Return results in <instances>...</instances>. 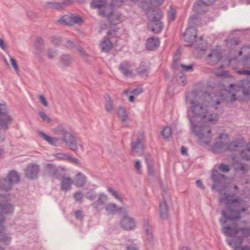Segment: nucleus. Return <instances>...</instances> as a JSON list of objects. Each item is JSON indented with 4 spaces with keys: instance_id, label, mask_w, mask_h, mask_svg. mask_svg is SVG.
<instances>
[{
    "instance_id": "obj_1",
    "label": "nucleus",
    "mask_w": 250,
    "mask_h": 250,
    "mask_svg": "<svg viewBox=\"0 0 250 250\" xmlns=\"http://www.w3.org/2000/svg\"><path fill=\"white\" fill-rule=\"evenodd\" d=\"M240 90L244 96H250V82L244 80L236 84H230L229 89L224 90L223 94L220 95L219 97H214L207 92L201 93L197 90L186 96V103L190 105L188 109V118L192 132L198 137L199 144L208 145L212 139V135L209 125L195 124L197 119L204 122L215 124L218 120V115L210 112V107L217 109L216 106L223 100L230 102L236 101V92Z\"/></svg>"
},
{
    "instance_id": "obj_2",
    "label": "nucleus",
    "mask_w": 250,
    "mask_h": 250,
    "mask_svg": "<svg viewBox=\"0 0 250 250\" xmlns=\"http://www.w3.org/2000/svg\"><path fill=\"white\" fill-rule=\"evenodd\" d=\"M219 203H224L226 206V208L221 211L222 217L219 220L222 226V231L226 236H235L239 232L238 227L235 225H224L229 220L237 222L240 220L241 214L248 210L249 206L240 197H236L234 195L227 193H225L220 198Z\"/></svg>"
},
{
    "instance_id": "obj_3",
    "label": "nucleus",
    "mask_w": 250,
    "mask_h": 250,
    "mask_svg": "<svg viewBox=\"0 0 250 250\" xmlns=\"http://www.w3.org/2000/svg\"><path fill=\"white\" fill-rule=\"evenodd\" d=\"M146 15L150 21L147 25V29L154 34L160 33L164 27V25L160 21L163 16L162 11L159 10H153L148 11Z\"/></svg>"
},
{
    "instance_id": "obj_4",
    "label": "nucleus",
    "mask_w": 250,
    "mask_h": 250,
    "mask_svg": "<svg viewBox=\"0 0 250 250\" xmlns=\"http://www.w3.org/2000/svg\"><path fill=\"white\" fill-rule=\"evenodd\" d=\"M20 177L18 173L13 170L9 172L6 178L0 179V189L4 191L11 190L13 186L19 182Z\"/></svg>"
},
{
    "instance_id": "obj_5",
    "label": "nucleus",
    "mask_w": 250,
    "mask_h": 250,
    "mask_svg": "<svg viewBox=\"0 0 250 250\" xmlns=\"http://www.w3.org/2000/svg\"><path fill=\"white\" fill-rule=\"evenodd\" d=\"M211 179L214 183L211 187L212 190L216 189L217 191L221 192L226 189V178L224 175L221 174L217 170H213Z\"/></svg>"
},
{
    "instance_id": "obj_6",
    "label": "nucleus",
    "mask_w": 250,
    "mask_h": 250,
    "mask_svg": "<svg viewBox=\"0 0 250 250\" xmlns=\"http://www.w3.org/2000/svg\"><path fill=\"white\" fill-rule=\"evenodd\" d=\"M45 42L41 37L36 38L33 44V54L39 61L42 60L44 56Z\"/></svg>"
},
{
    "instance_id": "obj_7",
    "label": "nucleus",
    "mask_w": 250,
    "mask_h": 250,
    "mask_svg": "<svg viewBox=\"0 0 250 250\" xmlns=\"http://www.w3.org/2000/svg\"><path fill=\"white\" fill-rule=\"evenodd\" d=\"M143 135L138 134L136 138L132 140L131 142V154L133 155L141 156L144 151V146L142 143Z\"/></svg>"
},
{
    "instance_id": "obj_8",
    "label": "nucleus",
    "mask_w": 250,
    "mask_h": 250,
    "mask_svg": "<svg viewBox=\"0 0 250 250\" xmlns=\"http://www.w3.org/2000/svg\"><path fill=\"white\" fill-rule=\"evenodd\" d=\"M13 208L6 197L0 194V223L4 220V214L12 213Z\"/></svg>"
},
{
    "instance_id": "obj_9",
    "label": "nucleus",
    "mask_w": 250,
    "mask_h": 250,
    "mask_svg": "<svg viewBox=\"0 0 250 250\" xmlns=\"http://www.w3.org/2000/svg\"><path fill=\"white\" fill-rule=\"evenodd\" d=\"M228 136L227 134H223L218 137L220 140L219 142H216L212 146V150L215 154H217L224 152L226 150V146Z\"/></svg>"
},
{
    "instance_id": "obj_10",
    "label": "nucleus",
    "mask_w": 250,
    "mask_h": 250,
    "mask_svg": "<svg viewBox=\"0 0 250 250\" xmlns=\"http://www.w3.org/2000/svg\"><path fill=\"white\" fill-rule=\"evenodd\" d=\"M107 200L108 197L105 194L100 193L97 199L91 204V206L95 211L99 212L104 208L105 203Z\"/></svg>"
},
{
    "instance_id": "obj_11",
    "label": "nucleus",
    "mask_w": 250,
    "mask_h": 250,
    "mask_svg": "<svg viewBox=\"0 0 250 250\" xmlns=\"http://www.w3.org/2000/svg\"><path fill=\"white\" fill-rule=\"evenodd\" d=\"M163 191L165 195H164V200L160 202L159 211L161 217L163 219H166L167 218L168 212V208L166 204V201H168L170 197L169 196L167 195V190L165 188L163 189Z\"/></svg>"
},
{
    "instance_id": "obj_12",
    "label": "nucleus",
    "mask_w": 250,
    "mask_h": 250,
    "mask_svg": "<svg viewBox=\"0 0 250 250\" xmlns=\"http://www.w3.org/2000/svg\"><path fill=\"white\" fill-rule=\"evenodd\" d=\"M39 171V167L36 164H29L24 169L25 175L29 179H34L37 178Z\"/></svg>"
},
{
    "instance_id": "obj_13",
    "label": "nucleus",
    "mask_w": 250,
    "mask_h": 250,
    "mask_svg": "<svg viewBox=\"0 0 250 250\" xmlns=\"http://www.w3.org/2000/svg\"><path fill=\"white\" fill-rule=\"evenodd\" d=\"M214 1L215 0H197L193 5V10L197 13L203 14L205 12L203 6L211 5Z\"/></svg>"
},
{
    "instance_id": "obj_14",
    "label": "nucleus",
    "mask_w": 250,
    "mask_h": 250,
    "mask_svg": "<svg viewBox=\"0 0 250 250\" xmlns=\"http://www.w3.org/2000/svg\"><path fill=\"white\" fill-rule=\"evenodd\" d=\"M183 36L185 42L188 43L187 45H190L197 37L196 30L194 27H188Z\"/></svg>"
},
{
    "instance_id": "obj_15",
    "label": "nucleus",
    "mask_w": 250,
    "mask_h": 250,
    "mask_svg": "<svg viewBox=\"0 0 250 250\" xmlns=\"http://www.w3.org/2000/svg\"><path fill=\"white\" fill-rule=\"evenodd\" d=\"M63 141L69 148L74 151L78 149L77 143L74 136L71 133L68 132L62 138Z\"/></svg>"
},
{
    "instance_id": "obj_16",
    "label": "nucleus",
    "mask_w": 250,
    "mask_h": 250,
    "mask_svg": "<svg viewBox=\"0 0 250 250\" xmlns=\"http://www.w3.org/2000/svg\"><path fill=\"white\" fill-rule=\"evenodd\" d=\"M222 57V53L218 49L213 50L207 56L208 62L211 65H214L221 60Z\"/></svg>"
},
{
    "instance_id": "obj_17",
    "label": "nucleus",
    "mask_w": 250,
    "mask_h": 250,
    "mask_svg": "<svg viewBox=\"0 0 250 250\" xmlns=\"http://www.w3.org/2000/svg\"><path fill=\"white\" fill-rule=\"evenodd\" d=\"M12 118L8 113L6 105L0 104V121L2 123H11Z\"/></svg>"
},
{
    "instance_id": "obj_18",
    "label": "nucleus",
    "mask_w": 250,
    "mask_h": 250,
    "mask_svg": "<svg viewBox=\"0 0 250 250\" xmlns=\"http://www.w3.org/2000/svg\"><path fill=\"white\" fill-rule=\"evenodd\" d=\"M38 134L40 137L51 146H57L60 145L61 140L59 138L49 136L42 131H38Z\"/></svg>"
},
{
    "instance_id": "obj_19",
    "label": "nucleus",
    "mask_w": 250,
    "mask_h": 250,
    "mask_svg": "<svg viewBox=\"0 0 250 250\" xmlns=\"http://www.w3.org/2000/svg\"><path fill=\"white\" fill-rule=\"evenodd\" d=\"M121 227L125 230H132L135 227L134 220L130 217L125 216L120 222Z\"/></svg>"
},
{
    "instance_id": "obj_20",
    "label": "nucleus",
    "mask_w": 250,
    "mask_h": 250,
    "mask_svg": "<svg viewBox=\"0 0 250 250\" xmlns=\"http://www.w3.org/2000/svg\"><path fill=\"white\" fill-rule=\"evenodd\" d=\"M45 172L50 176L56 178L57 179L60 178V176L58 173L59 169L56 166L52 164H46L44 167Z\"/></svg>"
},
{
    "instance_id": "obj_21",
    "label": "nucleus",
    "mask_w": 250,
    "mask_h": 250,
    "mask_svg": "<svg viewBox=\"0 0 250 250\" xmlns=\"http://www.w3.org/2000/svg\"><path fill=\"white\" fill-rule=\"evenodd\" d=\"M130 67L131 64L128 62H125L120 64L119 68L125 77H132L133 74L130 70Z\"/></svg>"
},
{
    "instance_id": "obj_22",
    "label": "nucleus",
    "mask_w": 250,
    "mask_h": 250,
    "mask_svg": "<svg viewBox=\"0 0 250 250\" xmlns=\"http://www.w3.org/2000/svg\"><path fill=\"white\" fill-rule=\"evenodd\" d=\"M73 181L70 177H62L61 182V189L62 191L70 190Z\"/></svg>"
},
{
    "instance_id": "obj_23",
    "label": "nucleus",
    "mask_w": 250,
    "mask_h": 250,
    "mask_svg": "<svg viewBox=\"0 0 250 250\" xmlns=\"http://www.w3.org/2000/svg\"><path fill=\"white\" fill-rule=\"evenodd\" d=\"M102 51L104 52H108L111 49L113 44L109 38L104 37L100 43Z\"/></svg>"
},
{
    "instance_id": "obj_24",
    "label": "nucleus",
    "mask_w": 250,
    "mask_h": 250,
    "mask_svg": "<svg viewBox=\"0 0 250 250\" xmlns=\"http://www.w3.org/2000/svg\"><path fill=\"white\" fill-rule=\"evenodd\" d=\"M159 40L156 37L148 38L146 42V47L148 50H152L156 49L159 45Z\"/></svg>"
},
{
    "instance_id": "obj_25",
    "label": "nucleus",
    "mask_w": 250,
    "mask_h": 250,
    "mask_svg": "<svg viewBox=\"0 0 250 250\" xmlns=\"http://www.w3.org/2000/svg\"><path fill=\"white\" fill-rule=\"evenodd\" d=\"M233 167L236 172H240L242 173H246L249 169V167L248 165L237 161L234 162Z\"/></svg>"
},
{
    "instance_id": "obj_26",
    "label": "nucleus",
    "mask_w": 250,
    "mask_h": 250,
    "mask_svg": "<svg viewBox=\"0 0 250 250\" xmlns=\"http://www.w3.org/2000/svg\"><path fill=\"white\" fill-rule=\"evenodd\" d=\"M104 208L110 214H114L117 212H120L123 209L122 208H118L115 204L112 203L106 205Z\"/></svg>"
},
{
    "instance_id": "obj_27",
    "label": "nucleus",
    "mask_w": 250,
    "mask_h": 250,
    "mask_svg": "<svg viewBox=\"0 0 250 250\" xmlns=\"http://www.w3.org/2000/svg\"><path fill=\"white\" fill-rule=\"evenodd\" d=\"M86 182V177L85 175L79 172L75 179V186L78 188L83 187Z\"/></svg>"
},
{
    "instance_id": "obj_28",
    "label": "nucleus",
    "mask_w": 250,
    "mask_h": 250,
    "mask_svg": "<svg viewBox=\"0 0 250 250\" xmlns=\"http://www.w3.org/2000/svg\"><path fill=\"white\" fill-rule=\"evenodd\" d=\"M228 244L231 247L233 248L234 250L238 247H243L241 244L242 243V238L240 237H234L232 238L227 239Z\"/></svg>"
},
{
    "instance_id": "obj_29",
    "label": "nucleus",
    "mask_w": 250,
    "mask_h": 250,
    "mask_svg": "<svg viewBox=\"0 0 250 250\" xmlns=\"http://www.w3.org/2000/svg\"><path fill=\"white\" fill-rule=\"evenodd\" d=\"M72 62V59L68 55L62 54L60 58L59 63L62 67L69 66Z\"/></svg>"
},
{
    "instance_id": "obj_30",
    "label": "nucleus",
    "mask_w": 250,
    "mask_h": 250,
    "mask_svg": "<svg viewBox=\"0 0 250 250\" xmlns=\"http://www.w3.org/2000/svg\"><path fill=\"white\" fill-rule=\"evenodd\" d=\"M144 229L146 233V240L147 244L152 245L153 244L154 238L152 232L149 229V227L148 226L147 223L144 225Z\"/></svg>"
},
{
    "instance_id": "obj_31",
    "label": "nucleus",
    "mask_w": 250,
    "mask_h": 250,
    "mask_svg": "<svg viewBox=\"0 0 250 250\" xmlns=\"http://www.w3.org/2000/svg\"><path fill=\"white\" fill-rule=\"evenodd\" d=\"M52 132L57 135H62V138L68 131H66L62 125H59L57 127L52 129Z\"/></svg>"
},
{
    "instance_id": "obj_32",
    "label": "nucleus",
    "mask_w": 250,
    "mask_h": 250,
    "mask_svg": "<svg viewBox=\"0 0 250 250\" xmlns=\"http://www.w3.org/2000/svg\"><path fill=\"white\" fill-rule=\"evenodd\" d=\"M105 5V0H93L91 2V6L93 8H101Z\"/></svg>"
},
{
    "instance_id": "obj_33",
    "label": "nucleus",
    "mask_w": 250,
    "mask_h": 250,
    "mask_svg": "<svg viewBox=\"0 0 250 250\" xmlns=\"http://www.w3.org/2000/svg\"><path fill=\"white\" fill-rule=\"evenodd\" d=\"M11 240V237L7 236L5 233L0 231V242L3 243L4 245H8L9 244ZM0 250H4V249L0 247Z\"/></svg>"
},
{
    "instance_id": "obj_34",
    "label": "nucleus",
    "mask_w": 250,
    "mask_h": 250,
    "mask_svg": "<svg viewBox=\"0 0 250 250\" xmlns=\"http://www.w3.org/2000/svg\"><path fill=\"white\" fill-rule=\"evenodd\" d=\"M148 68L146 66L141 65L137 69V73L142 77L148 76Z\"/></svg>"
},
{
    "instance_id": "obj_35",
    "label": "nucleus",
    "mask_w": 250,
    "mask_h": 250,
    "mask_svg": "<svg viewBox=\"0 0 250 250\" xmlns=\"http://www.w3.org/2000/svg\"><path fill=\"white\" fill-rule=\"evenodd\" d=\"M71 15H64L58 20V22L65 25L71 26Z\"/></svg>"
},
{
    "instance_id": "obj_36",
    "label": "nucleus",
    "mask_w": 250,
    "mask_h": 250,
    "mask_svg": "<svg viewBox=\"0 0 250 250\" xmlns=\"http://www.w3.org/2000/svg\"><path fill=\"white\" fill-rule=\"evenodd\" d=\"M105 99L106 100L105 104V109L107 112H110L113 109V102L108 95L105 97Z\"/></svg>"
},
{
    "instance_id": "obj_37",
    "label": "nucleus",
    "mask_w": 250,
    "mask_h": 250,
    "mask_svg": "<svg viewBox=\"0 0 250 250\" xmlns=\"http://www.w3.org/2000/svg\"><path fill=\"white\" fill-rule=\"evenodd\" d=\"M241 157L246 160H250V145H247L246 149L241 152Z\"/></svg>"
},
{
    "instance_id": "obj_38",
    "label": "nucleus",
    "mask_w": 250,
    "mask_h": 250,
    "mask_svg": "<svg viewBox=\"0 0 250 250\" xmlns=\"http://www.w3.org/2000/svg\"><path fill=\"white\" fill-rule=\"evenodd\" d=\"M171 129L169 127L167 126L163 128L161 134L164 139H168L171 135Z\"/></svg>"
},
{
    "instance_id": "obj_39",
    "label": "nucleus",
    "mask_w": 250,
    "mask_h": 250,
    "mask_svg": "<svg viewBox=\"0 0 250 250\" xmlns=\"http://www.w3.org/2000/svg\"><path fill=\"white\" fill-rule=\"evenodd\" d=\"M118 116L122 122H125L126 120L127 115L124 108L122 107L119 108L118 110Z\"/></svg>"
},
{
    "instance_id": "obj_40",
    "label": "nucleus",
    "mask_w": 250,
    "mask_h": 250,
    "mask_svg": "<svg viewBox=\"0 0 250 250\" xmlns=\"http://www.w3.org/2000/svg\"><path fill=\"white\" fill-rule=\"evenodd\" d=\"M241 62L244 67L250 68V54L245 56Z\"/></svg>"
},
{
    "instance_id": "obj_41",
    "label": "nucleus",
    "mask_w": 250,
    "mask_h": 250,
    "mask_svg": "<svg viewBox=\"0 0 250 250\" xmlns=\"http://www.w3.org/2000/svg\"><path fill=\"white\" fill-rule=\"evenodd\" d=\"M83 193L80 191H77L73 194V198L75 201L81 204L83 203Z\"/></svg>"
},
{
    "instance_id": "obj_42",
    "label": "nucleus",
    "mask_w": 250,
    "mask_h": 250,
    "mask_svg": "<svg viewBox=\"0 0 250 250\" xmlns=\"http://www.w3.org/2000/svg\"><path fill=\"white\" fill-rule=\"evenodd\" d=\"M71 19L72 21L71 26L75 24H81L83 22L82 18L78 16L71 14Z\"/></svg>"
},
{
    "instance_id": "obj_43",
    "label": "nucleus",
    "mask_w": 250,
    "mask_h": 250,
    "mask_svg": "<svg viewBox=\"0 0 250 250\" xmlns=\"http://www.w3.org/2000/svg\"><path fill=\"white\" fill-rule=\"evenodd\" d=\"M239 232L240 231L243 236L248 237L250 236V228H238Z\"/></svg>"
},
{
    "instance_id": "obj_44",
    "label": "nucleus",
    "mask_w": 250,
    "mask_h": 250,
    "mask_svg": "<svg viewBox=\"0 0 250 250\" xmlns=\"http://www.w3.org/2000/svg\"><path fill=\"white\" fill-rule=\"evenodd\" d=\"M177 80L178 83L182 85H185L187 83L186 78L182 72H180L179 76H177Z\"/></svg>"
},
{
    "instance_id": "obj_45",
    "label": "nucleus",
    "mask_w": 250,
    "mask_h": 250,
    "mask_svg": "<svg viewBox=\"0 0 250 250\" xmlns=\"http://www.w3.org/2000/svg\"><path fill=\"white\" fill-rule=\"evenodd\" d=\"M238 147V144L235 142H231L229 144L227 145L226 146V150H228L229 151H235L237 149Z\"/></svg>"
},
{
    "instance_id": "obj_46",
    "label": "nucleus",
    "mask_w": 250,
    "mask_h": 250,
    "mask_svg": "<svg viewBox=\"0 0 250 250\" xmlns=\"http://www.w3.org/2000/svg\"><path fill=\"white\" fill-rule=\"evenodd\" d=\"M47 56L49 59H53L57 55V51L51 48L47 50Z\"/></svg>"
},
{
    "instance_id": "obj_47",
    "label": "nucleus",
    "mask_w": 250,
    "mask_h": 250,
    "mask_svg": "<svg viewBox=\"0 0 250 250\" xmlns=\"http://www.w3.org/2000/svg\"><path fill=\"white\" fill-rule=\"evenodd\" d=\"M218 169L223 172H228L230 170V167L229 165L221 164L218 167Z\"/></svg>"
},
{
    "instance_id": "obj_48",
    "label": "nucleus",
    "mask_w": 250,
    "mask_h": 250,
    "mask_svg": "<svg viewBox=\"0 0 250 250\" xmlns=\"http://www.w3.org/2000/svg\"><path fill=\"white\" fill-rule=\"evenodd\" d=\"M39 115L42 119L43 122H46L47 123H50L51 122V119L49 118L47 115L43 111H40Z\"/></svg>"
},
{
    "instance_id": "obj_49",
    "label": "nucleus",
    "mask_w": 250,
    "mask_h": 250,
    "mask_svg": "<svg viewBox=\"0 0 250 250\" xmlns=\"http://www.w3.org/2000/svg\"><path fill=\"white\" fill-rule=\"evenodd\" d=\"M10 61L14 69L17 73H18L19 71V67L16 60L14 58L10 56Z\"/></svg>"
},
{
    "instance_id": "obj_50",
    "label": "nucleus",
    "mask_w": 250,
    "mask_h": 250,
    "mask_svg": "<svg viewBox=\"0 0 250 250\" xmlns=\"http://www.w3.org/2000/svg\"><path fill=\"white\" fill-rule=\"evenodd\" d=\"M176 12V10L174 8L171 7H170L168 16L171 21H173L175 20Z\"/></svg>"
},
{
    "instance_id": "obj_51",
    "label": "nucleus",
    "mask_w": 250,
    "mask_h": 250,
    "mask_svg": "<svg viewBox=\"0 0 250 250\" xmlns=\"http://www.w3.org/2000/svg\"><path fill=\"white\" fill-rule=\"evenodd\" d=\"M118 28L115 26H113L110 30L107 32V36L113 37L116 35V32L118 30Z\"/></svg>"
},
{
    "instance_id": "obj_52",
    "label": "nucleus",
    "mask_w": 250,
    "mask_h": 250,
    "mask_svg": "<svg viewBox=\"0 0 250 250\" xmlns=\"http://www.w3.org/2000/svg\"><path fill=\"white\" fill-rule=\"evenodd\" d=\"M97 197V196L96 194L91 191L88 192L86 195V198L90 201L94 200Z\"/></svg>"
},
{
    "instance_id": "obj_53",
    "label": "nucleus",
    "mask_w": 250,
    "mask_h": 250,
    "mask_svg": "<svg viewBox=\"0 0 250 250\" xmlns=\"http://www.w3.org/2000/svg\"><path fill=\"white\" fill-rule=\"evenodd\" d=\"M181 67L182 68V69L186 71H189L191 72L193 71V64H189L188 65H184V64H181Z\"/></svg>"
},
{
    "instance_id": "obj_54",
    "label": "nucleus",
    "mask_w": 250,
    "mask_h": 250,
    "mask_svg": "<svg viewBox=\"0 0 250 250\" xmlns=\"http://www.w3.org/2000/svg\"><path fill=\"white\" fill-rule=\"evenodd\" d=\"M75 218L78 220H81L83 217V212L81 210H77L74 212Z\"/></svg>"
},
{
    "instance_id": "obj_55",
    "label": "nucleus",
    "mask_w": 250,
    "mask_h": 250,
    "mask_svg": "<svg viewBox=\"0 0 250 250\" xmlns=\"http://www.w3.org/2000/svg\"><path fill=\"white\" fill-rule=\"evenodd\" d=\"M147 171L149 175L150 176H154L155 175V171L153 169L152 164H149L147 165Z\"/></svg>"
},
{
    "instance_id": "obj_56",
    "label": "nucleus",
    "mask_w": 250,
    "mask_h": 250,
    "mask_svg": "<svg viewBox=\"0 0 250 250\" xmlns=\"http://www.w3.org/2000/svg\"><path fill=\"white\" fill-rule=\"evenodd\" d=\"M123 2V0H112L110 5L111 6H120L122 5Z\"/></svg>"
},
{
    "instance_id": "obj_57",
    "label": "nucleus",
    "mask_w": 250,
    "mask_h": 250,
    "mask_svg": "<svg viewBox=\"0 0 250 250\" xmlns=\"http://www.w3.org/2000/svg\"><path fill=\"white\" fill-rule=\"evenodd\" d=\"M61 42V38L58 37H54L52 39V42L55 46H58Z\"/></svg>"
},
{
    "instance_id": "obj_58",
    "label": "nucleus",
    "mask_w": 250,
    "mask_h": 250,
    "mask_svg": "<svg viewBox=\"0 0 250 250\" xmlns=\"http://www.w3.org/2000/svg\"><path fill=\"white\" fill-rule=\"evenodd\" d=\"M39 99L41 102V103L45 107L48 105V103L47 102L45 98L43 95H40L39 97Z\"/></svg>"
},
{
    "instance_id": "obj_59",
    "label": "nucleus",
    "mask_w": 250,
    "mask_h": 250,
    "mask_svg": "<svg viewBox=\"0 0 250 250\" xmlns=\"http://www.w3.org/2000/svg\"><path fill=\"white\" fill-rule=\"evenodd\" d=\"M134 167L136 170L138 171V173H140L141 169V162L139 160H137L135 162Z\"/></svg>"
},
{
    "instance_id": "obj_60",
    "label": "nucleus",
    "mask_w": 250,
    "mask_h": 250,
    "mask_svg": "<svg viewBox=\"0 0 250 250\" xmlns=\"http://www.w3.org/2000/svg\"><path fill=\"white\" fill-rule=\"evenodd\" d=\"M250 52V47L249 46H245L242 48L241 50L239 51V55H241L243 53H249Z\"/></svg>"
},
{
    "instance_id": "obj_61",
    "label": "nucleus",
    "mask_w": 250,
    "mask_h": 250,
    "mask_svg": "<svg viewBox=\"0 0 250 250\" xmlns=\"http://www.w3.org/2000/svg\"><path fill=\"white\" fill-rule=\"evenodd\" d=\"M78 51L80 54V55L84 59H87L88 57V55L86 54L85 51L84 50L83 48L82 47H80L78 48Z\"/></svg>"
},
{
    "instance_id": "obj_62",
    "label": "nucleus",
    "mask_w": 250,
    "mask_h": 250,
    "mask_svg": "<svg viewBox=\"0 0 250 250\" xmlns=\"http://www.w3.org/2000/svg\"><path fill=\"white\" fill-rule=\"evenodd\" d=\"M143 92V89L141 87H137L131 91V93L135 95H138L141 94Z\"/></svg>"
},
{
    "instance_id": "obj_63",
    "label": "nucleus",
    "mask_w": 250,
    "mask_h": 250,
    "mask_svg": "<svg viewBox=\"0 0 250 250\" xmlns=\"http://www.w3.org/2000/svg\"><path fill=\"white\" fill-rule=\"evenodd\" d=\"M56 157L60 159L67 160L68 156L63 153H57L56 154Z\"/></svg>"
},
{
    "instance_id": "obj_64",
    "label": "nucleus",
    "mask_w": 250,
    "mask_h": 250,
    "mask_svg": "<svg viewBox=\"0 0 250 250\" xmlns=\"http://www.w3.org/2000/svg\"><path fill=\"white\" fill-rule=\"evenodd\" d=\"M145 158L146 162L147 164V165H148L149 164H152L151 156L149 154H145Z\"/></svg>"
}]
</instances>
